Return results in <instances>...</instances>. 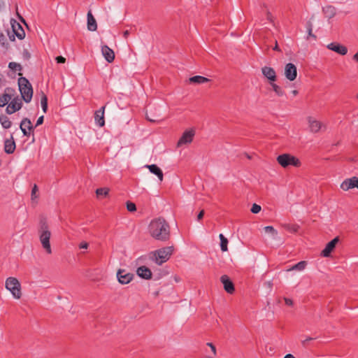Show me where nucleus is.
<instances>
[{"label": "nucleus", "mask_w": 358, "mask_h": 358, "mask_svg": "<svg viewBox=\"0 0 358 358\" xmlns=\"http://www.w3.org/2000/svg\"><path fill=\"white\" fill-rule=\"evenodd\" d=\"M273 50H275V51L280 52H282V51H281V49L279 48V46H278V45L277 41H275V46L273 47Z\"/></svg>", "instance_id": "obj_50"}, {"label": "nucleus", "mask_w": 358, "mask_h": 358, "mask_svg": "<svg viewBox=\"0 0 358 358\" xmlns=\"http://www.w3.org/2000/svg\"><path fill=\"white\" fill-rule=\"evenodd\" d=\"M308 122H309V127L310 129L312 132L316 133L320 131L321 129V123L320 122L313 120L311 117H308Z\"/></svg>", "instance_id": "obj_25"}, {"label": "nucleus", "mask_w": 358, "mask_h": 358, "mask_svg": "<svg viewBox=\"0 0 358 358\" xmlns=\"http://www.w3.org/2000/svg\"><path fill=\"white\" fill-rule=\"evenodd\" d=\"M127 209L129 212H135L136 210V206L134 203L131 201L127 202Z\"/></svg>", "instance_id": "obj_38"}, {"label": "nucleus", "mask_w": 358, "mask_h": 358, "mask_svg": "<svg viewBox=\"0 0 358 358\" xmlns=\"http://www.w3.org/2000/svg\"><path fill=\"white\" fill-rule=\"evenodd\" d=\"M89 246V244L87 242H81L79 245V248L80 249H87Z\"/></svg>", "instance_id": "obj_46"}, {"label": "nucleus", "mask_w": 358, "mask_h": 358, "mask_svg": "<svg viewBox=\"0 0 358 358\" xmlns=\"http://www.w3.org/2000/svg\"><path fill=\"white\" fill-rule=\"evenodd\" d=\"M5 40H6L5 36L3 35V34L1 33L0 34V42H2V44H4L3 41H5Z\"/></svg>", "instance_id": "obj_51"}, {"label": "nucleus", "mask_w": 358, "mask_h": 358, "mask_svg": "<svg viewBox=\"0 0 358 358\" xmlns=\"http://www.w3.org/2000/svg\"><path fill=\"white\" fill-rule=\"evenodd\" d=\"M134 274L127 272L125 269L120 268L117 272L118 282L122 285L129 283L134 278Z\"/></svg>", "instance_id": "obj_9"}, {"label": "nucleus", "mask_w": 358, "mask_h": 358, "mask_svg": "<svg viewBox=\"0 0 358 358\" xmlns=\"http://www.w3.org/2000/svg\"><path fill=\"white\" fill-rule=\"evenodd\" d=\"M0 123L3 128L6 129H9L12 125L11 121L5 115H0Z\"/></svg>", "instance_id": "obj_28"}, {"label": "nucleus", "mask_w": 358, "mask_h": 358, "mask_svg": "<svg viewBox=\"0 0 358 358\" xmlns=\"http://www.w3.org/2000/svg\"><path fill=\"white\" fill-rule=\"evenodd\" d=\"M349 160H350V162H355V159H354V158H350Z\"/></svg>", "instance_id": "obj_60"}, {"label": "nucleus", "mask_w": 358, "mask_h": 358, "mask_svg": "<svg viewBox=\"0 0 358 358\" xmlns=\"http://www.w3.org/2000/svg\"><path fill=\"white\" fill-rule=\"evenodd\" d=\"M11 96L8 94H3L0 96V107L5 106L10 100Z\"/></svg>", "instance_id": "obj_35"}, {"label": "nucleus", "mask_w": 358, "mask_h": 358, "mask_svg": "<svg viewBox=\"0 0 358 358\" xmlns=\"http://www.w3.org/2000/svg\"><path fill=\"white\" fill-rule=\"evenodd\" d=\"M10 38L11 41H15L14 35H12V36H10Z\"/></svg>", "instance_id": "obj_59"}, {"label": "nucleus", "mask_w": 358, "mask_h": 358, "mask_svg": "<svg viewBox=\"0 0 358 358\" xmlns=\"http://www.w3.org/2000/svg\"><path fill=\"white\" fill-rule=\"evenodd\" d=\"M6 288L9 290L15 299H19L22 296L21 285L19 280L14 277H9L6 280Z\"/></svg>", "instance_id": "obj_6"}, {"label": "nucleus", "mask_w": 358, "mask_h": 358, "mask_svg": "<svg viewBox=\"0 0 358 358\" xmlns=\"http://www.w3.org/2000/svg\"><path fill=\"white\" fill-rule=\"evenodd\" d=\"M109 193V189L107 187L98 188L96 190V194L97 197L104 196L106 197Z\"/></svg>", "instance_id": "obj_33"}, {"label": "nucleus", "mask_w": 358, "mask_h": 358, "mask_svg": "<svg viewBox=\"0 0 358 358\" xmlns=\"http://www.w3.org/2000/svg\"><path fill=\"white\" fill-rule=\"evenodd\" d=\"M22 106V103L18 98L13 99L6 108V112L8 115H11L18 111Z\"/></svg>", "instance_id": "obj_13"}, {"label": "nucleus", "mask_w": 358, "mask_h": 358, "mask_svg": "<svg viewBox=\"0 0 358 358\" xmlns=\"http://www.w3.org/2000/svg\"><path fill=\"white\" fill-rule=\"evenodd\" d=\"M87 29L89 31H94L97 29V24L91 10L87 13Z\"/></svg>", "instance_id": "obj_22"}, {"label": "nucleus", "mask_w": 358, "mask_h": 358, "mask_svg": "<svg viewBox=\"0 0 358 358\" xmlns=\"http://www.w3.org/2000/svg\"><path fill=\"white\" fill-rule=\"evenodd\" d=\"M43 120H44V116L43 115H41V117H39L36 121V123L35 124V127H38L41 124H42L43 123Z\"/></svg>", "instance_id": "obj_43"}, {"label": "nucleus", "mask_w": 358, "mask_h": 358, "mask_svg": "<svg viewBox=\"0 0 358 358\" xmlns=\"http://www.w3.org/2000/svg\"><path fill=\"white\" fill-rule=\"evenodd\" d=\"M220 281L223 284L224 290L229 294H233L235 291V287L233 282L227 275H223L220 278Z\"/></svg>", "instance_id": "obj_15"}, {"label": "nucleus", "mask_w": 358, "mask_h": 358, "mask_svg": "<svg viewBox=\"0 0 358 358\" xmlns=\"http://www.w3.org/2000/svg\"><path fill=\"white\" fill-rule=\"evenodd\" d=\"M264 230L266 233H271L273 235L277 234V231L272 226L265 227Z\"/></svg>", "instance_id": "obj_41"}, {"label": "nucleus", "mask_w": 358, "mask_h": 358, "mask_svg": "<svg viewBox=\"0 0 358 358\" xmlns=\"http://www.w3.org/2000/svg\"><path fill=\"white\" fill-rule=\"evenodd\" d=\"M41 228L39 230V238L43 248L45 250L48 254L52 253L51 246L50 243V238L51 232L49 230L48 225L45 220H41Z\"/></svg>", "instance_id": "obj_2"}, {"label": "nucleus", "mask_w": 358, "mask_h": 358, "mask_svg": "<svg viewBox=\"0 0 358 358\" xmlns=\"http://www.w3.org/2000/svg\"><path fill=\"white\" fill-rule=\"evenodd\" d=\"M357 98L358 99V94L357 95Z\"/></svg>", "instance_id": "obj_62"}, {"label": "nucleus", "mask_w": 358, "mask_h": 358, "mask_svg": "<svg viewBox=\"0 0 358 358\" xmlns=\"http://www.w3.org/2000/svg\"><path fill=\"white\" fill-rule=\"evenodd\" d=\"M339 241V237L336 236L330 241L325 246V248L321 252V256L324 257H330L331 253L334 251L336 244Z\"/></svg>", "instance_id": "obj_12"}, {"label": "nucleus", "mask_w": 358, "mask_h": 358, "mask_svg": "<svg viewBox=\"0 0 358 358\" xmlns=\"http://www.w3.org/2000/svg\"><path fill=\"white\" fill-rule=\"evenodd\" d=\"M173 246H168L160 248L152 252L154 256V259L158 265L167 262L173 252Z\"/></svg>", "instance_id": "obj_4"}, {"label": "nucleus", "mask_w": 358, "mask_h": 358, "mask_svg": "<svg viewBox=\"0 0 358 358\" xmlns=\"http://www.w3.org/2000/svg\"><path fill=\"white\" fill-rule=\"evenodd\" d=\"M38 191V186L34 184V187H32V189H31V199L34 200L36 198H38V195H36V192Z\"/></svg>", "instance_id": "obj_40"}, {"label": "nucleus", "mask_w": 358, "mask_h": 358, "mask_svg": "<svg viewBox=\"0 0 358 358\" xmlns=\"http://www.w3.org/2000/svg\"><path fill=\"white\" fill-rule=\"evenodd\" d=\"M148 231L152 238L160 241H167L171 236L170 226L163 217L152 220L148 226Z\"/></svg>", "instance_id": "obj_1"}, {"label": "nucleus", "mask_w": 358, "mask_h": 358, "mask_svg": "<svg viewBox=\"0 0 358 358\" xmlns=\"http://www.w3.org/2000/svg\"><path fill=\"white\" fill-rule=\"evenodd\" d=\"M41 104L42 106L43 111L45 113L48 110V97L44 94L43 92H41Z\"/></svg>", "instance_id": "obj_31"}, {"label": "nucleus", "mask_w": 358, "mask_h": 358, "mask_svg": "<svg viewBox=\"0 0 358 358\" xmlns=\"http://www.w3.org/2000/svg\"><path fill=\"white\" fill-rule=\"evenodd\" d=\"M35 127L27 117H24L20 124V128L25 136H29L31 134H33Z\"/></svg>", "instance_id": "obj_7"}, {"label": "nucleus", "mask_w": 358, "mask_h": 358, "mask_svg": "<svg viewBox=\"0 0 358 358\" xmlns=\"http://www.w3.org/2000/svg\"><path fill=\"white\" fill-rule=\"evenodd\" d=\"M8 67L12 69V70H18V71H21L22 70V66L18 64V63H16V62H10L9 64H8Z\"/></svg>", "instance_id": "obj_37"}, {"label": "nucleus", "mask_w": 358, "mask_h": 358, "mask_svg": "<svg viewBox=\"0 0 358 358\" xmlns=\"http://www.w3.org/2000/svg\"><path fill=\"white\" fill-rule=\"evenodd\" d=\"M204 210H201L199 214L197 215V220L198 221H200L203 217V215H204Z\"/></svg>", "instance_id": "obj_48"}, {"label": "nucleus", "mask_w": 358, "mask_h": 358, "mask_svg": "<svg viewBox=\"0 0 358 358\" xmlns=\"http://www.w3.org/2000/svg\"><path fill=\"white\" fill-rule=\"evenodd\" d=\"M322 11L326 17L331 19L336 15V9L333 6H327L322 8Z\"/></svg>", "instance_id": "obj_24"}, {"label": "nucleus", "mask_w": 358, "mask_h": 358, "mask_svg": "<svg viewBox=\"0 0 358 358\" xmlns=\"http://www.w3.org/2000/svg\"><path fill=\"white\" fill-rule=\"evenodd\" d=\"M355 187L358 189V178L356 176L345 179L341 185V188L345 191Z\"/></svg>", "instance_id": "obj_14"}, {"label": "nucleus", "mask_w": 358, "mask_h": 358, "mask_svg": "<svg viewBox=\"0 0 358 358\" xmlns=\"http://www.w3.org/2000/svg\"><path fill=\"white\" fill-rule=\"evenodd\" d=\"M285 303L287 306H293V301L289 298H285Z\"/></svg>", "instance_id": "obj_47"}, {"label": "nucleus", "mask_w": 358, "mask_h": 358, "mask_svg": "<svg viewBox=\"0 0 358 358\" xmlns=\"http://www.w3.org/2000/svg\"><path fill=\"white\" fill-rule=\"evenodd\" d=\"M145 167L148 168L152 173L156 175L160 181L163 180V178H164L163 172L157 165H156V164L146 165Z\"/></svg>", "instance_id": "obj_23"}, {"label": "nucleus", "mask_w": 358, "mask_h": 358, "mask_svg": "<svg viewBox=\"0 0 358 358\" xmlns=\"http://www.w3.org/2000/svg\"><path fill=\"white\" fill-rule=\"evenodd\" d=\"M284 358H295V357L292 354H287L284 357Z\"/></svg>", "instance_id": "obj_55"}, {"label": "nucleus", "mask_w": 358, "mask_h": 358, "mask_svg": "<svg viewBox=\"0 0 358 358\" xmlns=\"http://www.w3.org/2000/svg\"><path fill=\"white\" fill-rule=\"evenodd\" d=\"M220 239V248L222 252H226L228 250V239L222 234H220L219 236Z\"/></svg>", "instance_id": "obj_29"}, {"label": "nucleus", "mask_w": 358, "mask_h": 358, "mask_svg": "<svg viewBox=\"0 0 358 358\" xmlns=\"http://www.w3.org/2000/svg\"><path fill=\"white\" fill-rule=\"evenodd\" d=\"M306 29L308 34V36L313 38L314 39L317 38V36L313 34V24L310 21H308L306 23Z\"/></svg>", "instance_id": "obj_36"}, {"label": "nucleus", "mask_w": 358, "mask_h": 358, "mask_svg": "<svg viewBox=\"0 0 358 358\" xmlns=\"http://www.w3.org/2000/svg\"><path fill=\"white\" fill-rule=\"evenodd\" d=\"M18 86L23 100L29 103L33 96V88L30 82L25 77H20L18 78Z\"/></svg>", "instance_id": "obj_3"}, {"label": "nucleus", "mask_w": 358, "mask_h": 358, "mask_svg": "<svg viewBox=\"0 0 358 358\" xmlns=\"http://www.w3.org/2000/svg\"><path fill=\"white\" fill-rule=\"evenodd\" d=\"M12 24V29L15 34V35L20 39L22 40L25 37V32L23 29L22 27L15 20H14L13 23H11Z\"/></svg>", "instance_id": "obj_20"}, {"label": "nucleus", "mask_w": 358, "mask_h": 358, "mask_svg": "<svg viewBox=\"0 0 358 358\" xmlns=\"http://www.w3.org/2000/svg\"><path fill=\"white\" fill-rule=\"evenodd\" d=\"M327 49L336 52L340 55H345L348 53V48L338 42H332L327 45Z\"/></svg>", "instance_id": "obj_11"}, {"label": "nucleus", "mask_w": 358, "mask_h": 358, "mask_svg": "<svg viewBox=\"0 0 358 358\" xmlns=\"http://www.w3.org/2000/svg\"><path fill=\"white\" fill-rule=\"evenodd\" d=\"M262 73L263 76L268 79L269 83L275 82L277 80L276 73L272 67L266 66L262 67Z\"/></svg>", "instance_id": "obj_16"}, {"label": "nucleus", "mask_w": 358, "mask_h": 358, "mask_svg": "<svg viewBox=\"0 0 358 358\" xmlns=\"http://www.w3.org/2000/svg\"><path fill=\"white\" fill-rule=\"evenodd\" d=\"M146 119L151 122H159L163 120L160 115L152 114V110L150 109V112H146Z\"/></svg>", "instance_id": "obj_26"}, {"label": "nucleus", "mask_w": 358, "mask_h": 358, "mask_svg": "<svg viewBox=\"0 0 358 358\" xmlns=\"http://www.w3.org/2000/svg\"><path fill=\"white\" fill-rule=\"evenodd\" d=\"M246 156H247V157H248V159H250V158H251V157H250V156L249 155H248V154H246Z\"/></svg>", "instance_id": "obj_61"}, {"label": "nucleus", "mask_w": 358, "mask_h": 358, "mask_svg": "<svg viewBox=\"0 0 358 358\" xmlns=\"http://www.w3.org/2000/svg\"><path fill=\"white\" fill-rule=\"evenodd\" d=\"M261 210V206L257 203H253L252 206V208L250 209V211L254 213V214H257L258 213H259Z\"/></svg>", "instance_id": "obj_39"}, {"label": "nucleus", "mask_w": 358, "mask_h": 358, "mask_svg": "<svg viewBox=\"0 0 358 358\" xmlns=\"http://www.w3.org/2000/svg\"><path fill=\"white\" fill-rule=\"evenodd\" d=\"M106 106H102L100 109L97 110L94 113V120L96 124L102 127L105 125V120H104V110Z\"/></svg>", "instance_id": "obj_17"}, {"label": "nucleus", "mask_w": 358, "mask_h": 358, "mask_svg": "<svg viewBox=\"0 0 358 358\" xmlns=\"http://www.w3.org/2000/svg\"><path fill=\"white\" fill-rule=\"evenodd\" d=\"M137 275L145 280H150L152 278V271L151 270L145 266H141L137 268L136 271Z\"/></svg>", "instance_id": "obj_19"}, {"label": "nucleus", "mask_w": 358, "mask_h": 358, "mask_svg": "<svg viewBox=\"0 0 358 358\" xmlns=\"http://www.w3.org/2000/svg\"><path fill=\"white\" fill-rule=\"evenodd\" d=\"M269 84L272 87L273 90L278 96H282L284 95V91L279 85L275 84V82L269 83Z\"/></svg>", "instance_id": "obj_30"}, {"label": "nucleus", "mask_w": 358, "mask_h": 358, "mask_svg": "<svg viewBox=\"0 0 358 358\" xmlns=\"http://www.w3.org/2000/svg\"><path fill=\"white\" fill-rule=\"evenodd\" d=\"M129 32L128 30L124 31L123 33V35L125 38H127L129 36Z\"/></svg>", "instance_id": "obj_56"}, {"label": "nucleus", "mask_w": 358, "mask_h": 358, "mask_svg": "<svg viewBox=\"0 0 358 358\" xmlns=\"http://www.w3.org/2000/svg\"><path fill=\"white\" fill-rule=\"evenodd\" d=\"M292 94L294 95V96H296L298 94H299V92L298 90H294L292 91Z\"/></svg>", "instance_id": "obj_57"}, {"label": "nucleus", "mask_w": 358, "mask_h": 358, "mask_svg": "<svg viewBox=\"0 0 358 358\" xmlns=\"http://www.w3.org/2000/svg\"><path fill=\"white\" fill-rule=\"evenodd\" d=\"M189 81L190 83L202 84L209 82L210 79L201 76H194L189 78Z\"/></svg>", "instance_id": "obj_27"}, {"label": "nucleus", "mask_w": 358, "mask_h": 358, "mask_svg": "<svg viewBox=\"0 0 358 358\" xmlns=\"http://www.w3.org/2000/svg\"><path fill=\"white\" fill-rule=\"evenodd\" d=\"M266 18L271 22H273V17L271 13L268 10L266 12Z\"/></svg>", "instance_id": "obj_45"}, {"label": "nucleus", "mask_w": 358, "mask_h": 358, "mask_svg": "<svg viewBox=\"0 0 358 358\" xmlns=\"http://www.w3.org/2000/svg\"><path fill=\"white\" fill-rule=\"evenodd\" d=\"M195 135V131L193 129L186 130L183 132L182 135L177 143V146L180 147L182 145L191 143Z\"/></svg>", "instance_id": "obj_8"}, {"label": "nucleus", "mask_w": 358, "mask_h": 358, "mask_svg": "<svg viewBox=\"0 0 358 358\" xmlns=\"http://www.w3.org/2000/svg\"><path fill=\"white\" fill-rule=\"evenodd\" d=\"M276 160L278 163L283 168H287L289 166L300 167L301 165L299 159L288 153L278 155Z\"/></svg>", "instance_id": "obj_5"}, {"label": "nucleus", "mask_w": 358, "mask_h": 358, "mask_svg": "<svg viewBox=\"0 0 358 358\" xmlns=\"http://www.w3.org/2000/svg\"><path fill=\"white\" fill-rule=\"evenodd\" d=\"M302 345L304 348H307L308 346V342L305 339L304 341H301Z\"/></svg>", "instance_id": "obj_52"}, {"label": "nucleus", "mask_w": 358, "mask_h": 358, "mask_svg": "<svg viewBox=\"0 0 358 358\" xmlns=\"http://www.w3.org/2000/svg\"><path fill=\"white\" fill-rule=\"evenodd\" d=\"M23 57H24V59H27V60L30 59L31 55L27 50H24Z\"/></svg>", "instance_id": "obj_44"}, {"label": "nucleus", "mask_w": 358, "mask_h": 358, "mask_svg": "<svg viewBox=\"0 0 358 358\" xmlns=\"http://www.w3.org/2000/svg\"><path fill=\"white\" fill-rule=\"evenodd\" d=\"M15 143L13 138V135H10V138L9 139H6L4 141V151L7 154H12L15 150Z\"/></svg>", "instance_id": "obj_21"}, {"label": "nucleus", "mask_w": 358, "mask_h": 358, "mask_svg": "<svg viewBox=\"0 0 358 358\" xmlns=\"http://www.w3.org/2000/svg\"><path fill=\"white\" fill-rule=\"evenodd\" d=\"M208 358H212V357H208Z\"/></svg>", "instance_id": "obj_63"}, {"label": "nucleus", "mask_w": 358, "mask_h": 358, "mask_svg": "<svg viewBox=\"0 0 358 358\" xmlns=\"http://www.w3.org/2000/svg\"><path fill=\"white\" fill-rule=\"evenodd\" d=\"M285 76L289 81H293L297 76L296 66L292 63H288L285 66Z\"/></svg>", "instance_id": "obj_10"}, {"label": "nucleus", "mask_w": 358, "mask_h": 358, "mask_svg": "<svg viewBox=\"0 0 358 358\" xmlns=\"http://www.w3.org/2000/svg\"><path fill=\"white\" fill-rule=\"evenodd\" d=\"M314 339H315L314 338H312V337H308L306 340L308 342H309V341H313V340H314Z\"/></svg>", "instance_id": "obj_58"}, {"label": "nucleus", "mask_w": 358, "mask_h": 358, "mask_svg": "<svg viewBox=\"0 0 358 358\" xmlns=\"http://www.w3.org/2000/svg\"><path fill=\"white\" fill-rule=\"evenodd\" d=\"M283 227L292 233H296L299 229V226L296 224H285Z\"/></svg>", "instance_id": "obj_32"}, {"label": "nucleus", "mask_w": 358, "mask_h": 358, "mask_svg": "<svg viewBox=\"0 0 358 358\" xmlns=\"http://www.w3.org/2000/svg\"><path fill=\"white\" fill-rule=\"evenodd\" d=\"M55 60L58 64H64L66 62V58L62 56H57L55 58Z\"/></svg>", "instance_id": "obj_42"}, {"label": "nucleus", "mask_w": 358, "mask_h": 358, "mask_svg": "<svg viewBox=\"0 0 358 358\" xmlns=\"http://www.w3.org/2000/svg\"><path fill=\"white\" fill-rule=\"evenodd\" d=\"M207 345L210 347V349L213 351V354L216 355V348H215V345L210 343H208Z\"/></svg>", "instance_id": "obj_49"}, {"label": "nucleus", "mask_w": 358, "mask_h": 358, "mask_svg": "<svg viewBox=\"0 0 358 358\" xmlns=\"http://www.w3.org/2000/svg\"><path fill=\"white\" fill-rule=\"evenodd\" d=\"M101 52L105 59L108 62L111 63L115 59L114 51L110 48L108 45H104L101 47Z\"/></svg>", "instance_id": "obj_18"}, {"label": "nucleus", "mask_w": 358, "mask_h": 358, "mask_svg": "<svg viewBox=\"0 0 358 358\" xmlns=\"http://www.w3.org/2000/svg\"><path fill=\"white\" fill-rule=\"evenodd\" d=\"M306 264H307L306 262L301 261V262H298L297 264H296L295 265H294L288 271H292V270L303 271L306 268Z\"/></svg>", "instance_id": "obj_34"}, {"label": "nucleus", "mask_w": 358, "mask_h": 358, "mask_svg": "<svg viewBox=\"0 0 358 358\" xmlns=\"http://www.w3.org/2000/svg\"><path fill=\"white\" fill-rule=\"evenodd\" d=\"M352 59L358 62V51L353 55Z\"/></svg>", "instance_id": "obj_53"}, {"label": "nucleus", "mask_w": 358, "mask_h": 358, "mask_svg": "<svg viewBox=\"0 0 358 358\" xmlns=\"http://www.w3.org/2000/svg\"><path fill=\"white\" fill-rule=\"evenodd\" d=\"M17 15H18V17H19L20 20L22 22H23L24 24H26L25 20L21 15H20L19 14H17Z\"/></svg>", "instance_id": "obj_54"}]
</instances>
